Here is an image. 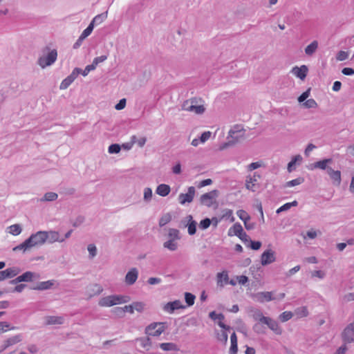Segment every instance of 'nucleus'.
Segmentation results:
<instances>
[{"label": "nucleus", "mask_w": 354, "mask_h": 354, "mask_svg": "<svg viewBox=\"0 0 354 354\" xmlns=\"http://www.w3.org/2000/svg\"><path fill=\"white\" fill-rule=\"evenodd\" d=\"M48 239V233L44 231L37 232L36 234H32L24 242L14 248V250L26 251L30 248L44 244Z\"/></svg>", "instance_id": "1"}, {"label": "nucleus", "mask_w": 354, "mask_h": 354, "mask_svg": "<svg viewBox=\"0 0 354 354\" xmlns=\"http://www.w3.org/2000/svg\"><path fill=\"white\" fill-rule=\"evenodd\" d=\"M182 108L185 111L192 112L195 114H202L205 111L203 100L198 97H192L185 101Z\"/></svg>", "instance_id": "2"}, {"label": "nucleus", "mask_w": 354, "mask_h": 354, "mask_svg": "<svg viewBox=\"0 0 354 354\" xmlns=\"http://www.w3.org/2000/svg\"><path fill=\"white\" fill-rule=\"evenodd\" d=\"M130 301L129 296L124 295H109L102 297L98 305L101 307H111L118 304L127 303Z\"/></svg>", "instance_id": "3"}, {"label": "nucleus", "mask_w": 354, "mask_h": 354, "mask_svg": "<svg viewBox=\"0 0 354 354\" xmlns=\"http://www.w3.org/2000/svg\"><path fill=\"white\" fill-rule=\"evenodd\" d=\"M245 131L239 126L234 127L229 131L228 142L220 147V149L223 150L229 146L233 145L244 138Z\"/></svg>", "instance_id": "4"}, {"label": "nucleus", "mask_w": 354, "mask_h": 354, "mask_svg": "<svg viewBox=\"0 0 354 354\" xmlns=\"http://www.w3.org/2000/svg\"><path fill=\"white\" fill-rule=\"evenodd\" d=\"M166 329L165 323L153 322L147 326L145 328V333L149 336H160Z\"/></svg>", "instance_id": "5"}, {"label": "nucleus", "mask_w": 354, "mask_h": 354, "mask_svg": "<svg viewBox=\"0 0 354 354\" xmlns=\"http://www.w3.org/2000/svg\"><path fill=\"white\" fill-rule=\"evenodd\" d=\"M57 53L56 50H53L50 52L48 53L47 55L41 57L39 59V64L42 67L45 68L46 66L51 65L54 63L57 59Z\"/></svg>", "instance_id": "6"}, {"label": "nucleus", "mask_w": 354, "mask_h": 354, "mask_svg": "<svg viewBox=\"0 0 354 354\" xmlns=\"http://www.w3.org/2000/svg\"><path fill=\"white\" fill-rule=\"evenodd\" d=\"M218 196V191L212 190L207 193L201 195L200 198V202L202 205L211 207L216 201Z\"/></svg>", "instance_id": "7"}, {"label": "nucleus", "mask_w": 354, "mask_h": 354, "mask_svg": "<svg viewBox=\"0 0 354 354\" xmlns=\"http://www.w3.org/2000/svg\"><path fill=\"white\" fill-rule=\"evenodd\" d=\"M342 337L344 342H354V322L348 324L342 333Z\"/></svg>", "instance_id": "8"}, {"label": "nucleus", "mask_w": 354, "mask_h": 354, "mask_svg": "<svg viewBox=\"0 0 354 354\" xmlns=\"http://www.w3.org/2000/svg\"><path fill=\"white\" fill-rule=\"evenodd\" d=\"M195 188L194 187H189L186 194H180L178 196L179 203L181 205H185L186 203H191L195 196Z\"/></svg>", "instance_id": "9"}, {"label": "nucleus", "mask_w": 354, "mask_h": 354, "mask_svg": "<svg viewBox=\"0 0 354 354\" xmlns=\"http://www.w3.org/2000/svg\"><path fill=\"white\" fill-rule=\"evenodd\" d=\"M259 320L261 323H263V324L268 325V326L272 330H273L276 334L281 333V330L280 327L279 326L278 323L276 321L272 320L270 317H264V316H262Z\"/></svg>", "instance_id": "10"}, {"label": "nucleus", "mask_w": 354, "mask_h": 354, "mask_svg": "<svg viewBox=\"0 0 354 354\" xmlns=\"http://www.w3.org/2000/svg\"><path fill=\"white\" fill-rule=\"evenodd\" d=\"M274 252L272 250H268L263 252L261 257V263L263 266L270 264L275 261Z\"/></svg>", "instance_id": "11"}, {"label": "nucleus", "mask_w": 354, "mask_h": 354, "mask_svg": "<svg viewBox=\"0 0 354 354\" xmlns=\"http://www.w3.org/2000/svg\"><path fill=\"white\" fill-rule=\"evenodd\" d=\"M308 71V67L306 65H302L300 67H293L291 72L295 76L304 80L307 75Z\"/></svg>", "instance_id": "12"}, {"label": "nucleus", "mask_w": 354, "mask_h": 354, "mask_svg": "<svg viewBox=\"0 0 354 354\" xmlns=\"http://www.w3.org/2000/svg\"><path fill=\"white\" fill-rule=\"evenodd\" d=\"M327 173L330 179L333 180V185L339 186L341 183V172L339 170H333L331 167L327 168Z\"/></svg>", "instance_id": "13"}, {"label": "nucleus", "mask_w": 354, "mask_h": 354, "mask_svg": "<svg viewBox=\"0 0 354 354\" xmlns=\"http://www.w3.org/2000/svg\"><path fill=\"white\" fill-rule=\"evenodd\" d=\"M21 335H17L15 336H12L11 337H9L6 340L4 341L2 346H1V351H4L8 347L15 345L21 341Z\"/></svg>", "instance_id": "14"}, {"label": "nucleus", "mask_w": 354, "mask_h": 354, "mask_svg": "<svg viewBox=\"0 0 354 354\" xmlns=\"http://www.w3.org/2000/svg\"><path fill=\"white\" fill-rule=\"evenodd\" d=\"M229 276L227 271L224 270L216 274V283L219 287H223L224 285L228 283Z\"/></svg>", "instance_id": "15"}, {"label": "nucleus", "mask_w": 354, "mask_h": 354, "mask_svg": "<svg viewBox=\"0 0 354 354\" xmlns=\"http://www.w3.org/2000/svg\"><path fill=\"white\" fill-rule=\"evenodd\" d=\"M35 277L38 278L39 275L36 274L34 272L28 271V272H24L23 274L17 277L15 279V282L31 281H32V279Z\"/></svg>", "instance_id": "16"}, {"label": "nucleus", "mask_w": 354, "mask_h": 354, "mask_svg": "<svg viewBox=\"0 0 354 354\" xmlns=\"http://www.w3.org/2000/svg\"><path fill=\"white\" fill-rule=\"evenodd\" d=\"M138 270L136 268L129 270L125 277L126 283L129 285L133 284L138 279Z\"/></svg>", "instance_id": "17"}, {"label": "nucleus", "mask_w": 354, "mask_h": 354, "mask_svg": "<svg viewBox=\"0 0 354 354\" xmlns=\"http://www.w3.org/2000/svg\"><path fill=\"white\" fill-rule=\"evenodd\" d=\"M46 324L47 325L62 324L64 319L61 316H47L45 317Z\"/></svg>", "instance_id": "18"}, {"label": "nucleus", "mask_w": 354, "mask_h": 354, "mask_svg": "<svg viewBox=\"0 0 354 354\" xmlns=\"http://www.w3.org/2000/svg\"><path fill=\"white\" fill-rule=\"evenodd\" d=\"M258 301L263 303L264 301H270L275 298L272 297V292H261L256 295Z\"/></svg>", "instance_id": "19"}, {"label": "nucleus", "mask_w": 354, "mask_h": 354, "mask_svg": "<svg viewBox=\"0 0 354 354\" xmlns=\"http://www.w3.org/2000/svg\"><path fill=\"white\" fill-rule=\"evenodd\" d=\"M243 232L241 225L239 223L234 224L228 230V236H240V234Z\"/></svg>", "instance_id": "20"}, {"label": "nucleus", "mask_w": 354, "mask_h": 354, "mask_svg": "<svg viewBox=\"0 0 354 354\" xmlns=\"http://www.w3.org/2000/svg\"><path fill=\"white\" fill-rule=\"evenodd\" d=\"M183 308L181 301L176 300L172 302L167 303L165 306V310L167 312L172 313L174 310L180 309Z\"/></svg>", "instance_id": "21"}, {"label": "nucleus", "mask_w": 354, "mask_h": 354, "mask_svg": "<svg viewBox=\"0 0 354 354\" xmlns=\"http://www.w3.org/2000/svg\"><path fill=\"white\" fill-rule=\"evenodd\" d=\"M259 178L260 176L255 173L254 174L252 177H250L249 179H247L245 183V186L247 189L252 191H254L256 183L258 181Z\"/></svg>", "instance_id": "22"}, {"label": "nucleus", "mask_w": 354, "mask_h": 354, "mask_svg": "<svg viewBox=\"0 0 354 354\" xmlns=\"http://www.w3.org/2000/svg\"><path fill=\"white\" fill-rule=\"evenodd\" d=\"M102 292V288L97 285L94 284L87 289V296L88 298L100 295Z\"/></svg>", "instance_id": "23"}, {"label": "nucleus", "mask_w": 354, "mask_h": 354, "mask_svg": "<svg viewBox=\"0 0 354 354\" xmlns=\"http://www.w3.org/2000/svg\"><path fill=\"white\" fill-rule=\"evenodd\" d=\"M93 28L94 27L93 26V24H89L88 27L83 30V32H82L81 35L79 37L78 39L77 40L75 44H80L85 38H86L91 34Z\"/></svg>", "instance_id": "24"}, {"label": "nucleus", "mask_w": 354, "mask_h": 354, "mask_svg": "<svg viewBox=\"0 0 354 354\" xmlns=\"http://www.w3.org/2000/svg\"><path fill=\"white\" fill-rule=\"evenodd\" d=\"M231 346L230 348V354H236L238 352L237 337L234 332L230 336Z\"/></svg>", "instance_id": "25"}, {"label": "nucleus", "mask_w": 354, "mask_h": 354, "mask_svg": "<svg viewBox=\"0 0 354 354\" xmlns=\"http://www.w3.org/2000/svg\"><path fill=\"white\" fill-rule=\"evenodd\" d=\"M48 233V239L49 242H63L64 239L60 238L59 234L55 231H50Z\"/></svg>", "instance_id": "26"}, {"label": "nucleus", "mask_w": 354, "mask_h": 354, "mask_svg": "<svg viewBox=\"0 0 354 354\" xmlns=\"http://www.w3.org/2000/svg\"><path fill=\"white\" fill-rule=\"evenodd\" d=\"M108 12L106 11L103 13L99 14L96 15L91 21L90 24H93L94 27L95 25H99L102 24L106 18H107Z\"/></svg>", "instance_id": "27"}, {"label": "nucleus", "mask_w": 354, "mask_h": 354, "mask_svg": "<svg viewBox=\"0 0 354 354\" xmlns=\"http://www.w3.org/2000/svg\"><path fill=\"white\" fill-rule=\"evenodd\" d=\"M170 192V187L166 184H161L156 189V194L161 196H166Z\"/></svg>", "instance_id": "28"}, {"label": "nucleus", "mask_w": 354, "mask_h": 354, "mask_svg": "<svg viewBox=\"0 0 354 354\" xmlns=\"http://www.w3.org/2000/svg\"><path fill=\"white\" fill-rule=\"evenodd\" d=\"M209 317L213 319H219V322H218V326L222 328L223 329H230V327L229 326H227L223 322L222 320L224 319V316L222 315V314H216L215 312H211L209 313Z\"/></svg>", "instance_id": "29"}, {"label": "nucleus", "mask_w": 354, "mask_h": 354, "mask_svg": "<svg viewBox=\"0 0 354 354\" xmlns=\"http://www.w3.org/2000/svg\"><path fill=\"white\" fill-rule=\"evenodd\" d=\"M333 162L332 159L328 158V159H324L322 160L317 161L315 163V167L319 168L321 169H326L329 167L327 165Z\"/></svg>", "instance_id": "30"}, {"label": "nucleus", "mask_w": 354, "mask_h": 354, "mask_svg": "<svg viewBox=\"0 0 354 354\" xmlns=\"http://www.w3.org/2000/svg\"><path fill=\"white\" fill-rule=\"evenodd\" d=\"M15 326H11L7 322H0V334L6 333L8 330H15Z\"/></svg>", "instance_id": "31"}, {"label": "nucleus", "mask_w": 354, "mask_h": 354, "mask_svg": "<svg viewBox=\"0 0 354 354\" xmlns=\"http://www.w3.org/2000/svg\"><path fill=\"white\" fill-rule=\"evenodd\" d=\"M4 270L6 272V275L7 277V279H10V278H12V277L17 276L20 272L19 268H15V267L9 268Z\"/></svg>", "instance_id": "32"}, {"label": "nucleus", "mask_w": 354, "mask_h": 354, "mask_svg": "<svg viewBox=\"0 0 354 354\" xmlns=\"http://www.w3.org/2000/svg\"><path fill=\"white\" fill-rule=\"evenodd\" d=\"M163 245L165 248H167L171 251H174L178 248V244L174 239H169V241L165 242Z\"/></svg>", "instance_id": "33"}, {"label": "nucleus", "mask_w": 354, "mask_h": 354, "mask_svg": "<svg viewBox=\"0 0 354 354\" xmlns=\"http://www.w3.org/2000/svg\"><path fill=\"white\" fill-rule=\"evenodd\" d=\"M297 201H294L291 203H287L284 205H283L282 206H281L277 210V213L279 214L281 212H283V211H286L288 209H289L290 207H295L297 205Z\"/></svg>", "instance_id": "34"}, {"label": "nucleus", "mask_w": 354, "mask_h": 354, "mask_svg": "<svg viewBox=\"0 0 354 354\" xmlns=\"http://www.w3.org/2000/svg\"><path fill=\"white\" fill-rule=\"evenodd\" d=\"M160 347L163 351H177L178 348L174 343H162L160 344Z\"/></svg>", "instance_id": "35"}, {"label": "nucleus", "mask_w": 354, "mask_h": 354, "mask_svg": "<svg viewBox=\"0 0 354 354\" xmlns=\"http://www.w3.org/2000/svg\"><path fill=\"white\" fill-rule=\"evenodd\" d=\"M226 330L227 329H224L221 333H218L216 335L217 339L225 344L227 343L228 339V335L226 332Z\"/></svg>", "instance_id": "36"}, {"label": "nucleus", "mask_w": 354, "mask_h": 354, "mask_svg": "<svg viewBox=\"0 0 354 354\" xmlns=\"http://www.w3.org/2000/svg\"><path fill=\"white\" fill-rule=\"evenodd\" d=\"M295 314L299 318L305 317L308 316V311L306 306H303L295 310Z\"/></svg>", "instance_id": "37"}, {"label": "nucleus", "mask_w": 354, "mask_h": 354, "mask_svg": "<svg viewBox=\"0 0 354 354\" xmlns=\"http://www.w3.org/2000/svg\"><path fill=\"white\" fill-rule=\"evenodd\" d=\"M9 230V232L14 236L19 235L21 232V228L18 224L10 225Z\"/></svg>", "instance_id": "38"}, {"label": "nucleus", "mask_w": 354, "mask_h": 354, "mask_svg": "<svg viewBox=\"0 0 354 354\" xmlns=\"http://www.w3.org/2000/svg\"><path fill=\"white\" fill-rule=\"evenodd\" d=\"M189 218L191 222L188 225V233L190 235H193L196 231V223L194 221H192V216H189Z\"/></svg>", "instance_id": "39"}, {"label": "nucleus", "mask_w": 354, "mask_h": 354, "mask_svg": "<svg viewBox=\"0 0 354 354\" xmlns=\"http://www.w3.org/2000/svg\"><path fill=\"white\" fill-rule=\"evenodd\" d=\"M168 236L169 239H174L176 241L180 239L179 231L176 229L171 228L169 230Z\"/></svg>", "instance_id": "40"}, {"label": "nucleus", "mask_w": 354, "mask_h": 354, "mask_svg": "<svg viewBox=\"0 0 354 354\" xmlns=\"http://www.w3.org/2000/svg\"><path fill=\"white\" fill-rule=\"evenodd\" d=\"M171 220V216L169 214H166L163 215L160 221H159V225L160 226L162 227L169 223Z\"/></svg>", "instance_id": "41"}, {"label": "nucleus", "mask_w": 354, "mask_h": 354, "mask_svg": "<svg viewBox=\"0 0 354 354\" xmlns=\"http://www.w3.org/2000/svg\"><path fill=\"white\" fill-rule=\"evenodd\" d=\"M145 306V304L142 302L137 301V302H133L132 304L133 310V311L136 310L139 313H141L144 310Z\"/></svg>", "instance_id": "42"}, {"label": "nucleus", "mask_w": 354, "mask_h": 354, "mask_svg": "<svg viewBox=\"0 0 354 354\" xmlns=\"http://www.w3.org/2000/svg\"><path fill=\"white\" fill-rule=\"evenodd\" d=\"M195 296L189 292H186L185 294V301L188 306H192L194 304Z\"/></svg>", "instance_id": "43"}, {"label": "nucleus", "mask_w": 354, "mask_h": 354, "mask_svg": "<svg viewBox=\"0 0 354 354\" xmlns=\"http://www.w3.org/2000/svg\"><path fill=\"white\" fill-rule=\"evenodd\" d=\"M237 215L239 217L241 220H242L244 223L247 222L248 220H250V216L248 214L244 211V210H239L237 212Z\"/></svg>", "instance_id": "44"}, {"label": "nucleus", "mask_w": 354, "mask_h": 354, "mask_svg": "<svg viewBox=\"0 0 354 354\" xmlns=\"http://www.w3.org/2000/svg\"><path fill=\"white\" fill-rule=\"evenodd\" d=\"M304 182V178H297L294 180H290L286 183L287 187H293L296 185H299L301 184Z\"/></svg>", "instance_id": "45"}, {"label": "nucleus", "mask_w": 354, "mask_h": 354, "mask_svg": "<svg viewBox=\"0 0 354 354\" xmlns=\"http://www.w3.org/2000/svg\"><path fill=\"white\" fill-rule=\"evenodd\" d=\"M292 317V313L290 311H285L280 315L279 318L281 322H284L290 319Z\"/></svg>", "instance_id": "46"}, {"label": "nucleus", "mask_w": 354, "mask_h": 354, "mask_svg": "<svg viewBox=\"0 0 354 354\" xmlns=\"http://www.w3.org/2000/svg\"><path fill=\"white\" fill-rule=\"evenodd\" d=\"M57 194L56 193H54V192H48L46 193L44 198V200L45 201H55L57 198Z\"/></svg>", "instance_id": "47"}, {"label": "nucleus", "mask_w": 354, "mask_h": 354, "mask_svg": "<svg viewBox=\"0 0 354 354\" xmlns=\"http://www.w3.org/2000/svg\"><path fill=\"white\" fill-rule=\"evenodd\" d=\"M52 285H53V283L49 281H44V282L40 283L35 289L46 290V289H48Z\"/></svg>", "instance_id": "48"}, {"label": "nucleus", "mask_w": 354, "mask_h": 354, "mask_svg": "<svg viewBox=\"0 0 354 354\" xmlns=\"http://www.w3.org/2000/svg\"><path fill=\"white\" fill-rule=\"evenodd\" d=\"M348 57V52L341 50L339 51L337 55V59L338 61H344Z\"/></svg>", "instance_id": "49"}, {"label": "nucleus", "mask_w": 354, "mask_h": 354, "mask_svg": "<svg viewBox=\"0 0 354 354\" xmlns=\"http://www.w3.org/2000/svg\"><path fill=\"white\" fill-rule=\"evenodd\" d=\"M120 151V146L118 144H113L109 147V152L110 153H118Z\"/></svg>", "instance_id": "50"}, {"label": "nucleus", "mask_w": 354, "mask_h": 354, "mask_svg": "<svg viewBox=\"0 0 354 354\" xmlns=\"http://www.w3.org/2000/svg\"><path fill=\"white\" fill-rule=\"evenodd\" d=\"M72 80L68 77H67L62 82L59 86L60 89L67 88L72 84Z\"/></svg>", "instance_id": "51"}, {"label": "nucleus", "mask_w": 354, "mask_h": 354, "mask_svg": "<svg viewBox=\"0 0 354 354\" xmlns=\"http://www.w3.org/2000/svg\"><path fill=\"white\" fill-rule=\"evenodd\" d=\"M304 105L306 108H316L317 106V103L314 99H309L307 100L304 103Z\"/></svg>", "instance_id": "52"}, {"label": "nucleus", "mask_w": 354, "mask_h": 354, "mask_svg": "<svg viewBox=\"0 0 354 354\" xmlns=\"http://www.w3.org/2000/svg\"><path fill=\"white\" fill-rule=\"evenodd\" d=\"M210 224H211L210 219L207 218L202 220L200 222L199 226L202 229H207L209 227Z\"/></svg>", "instance_id": "53"}, {"label": "nucleus", "mask_w": 354, "mask_h": 354, "mask_svg": "<svg viewBox=\"0 0 354 354\" xmlns=\"http://www.w3.org/2000/svg\"><path fill=\"white\" fill-rule=\"evenodd\" d=\"M81 71L82 70L80 68H75L71 74L68 77L72 80V82H73L77 78V75L81 73Z\"/></svg>", "instance_id": "54"}, {"label": "nucleus", "mask_w": 354, "mask_h": 354, "mask_svg": "<svg viewBox=\"0 0 354 354\" xmlns=\"http://www.w3.org/2000/svg\"><path fill=\"white\" fill-rule=\"evenodd\" d=\"M211 134L212 133L210 131H205V132L203 133L200 138V142L201 143H203L205 141H207L208 139H209Z\"/></svg>", "instance_id": "55"}, {"label": "nucleus", "mask_w": 354, "mask_h": 354, "mask_svg": "<svg viewBox=\"0 0 354 354\" xmlns=\"http://www.w3.org/2000/svg\"><path fill=\"white\" fill-rule=\"evenodd\" d=\"M107 58V56L106 55H102V56H100V57H95L93 61V63L95 65V66H97L101 62H103L104 61H105Z\"/></svg>", "instance_id": "56"}, {"label": "nucleus", "mask_w": 354, "mask_h": 354, "mask_svg": "<svg viewBox=\"0 0 354 354\" xmlns=\"http://www.w3.org/2000/svg\"><path fill=\"white\" fill-rule=\"evenodd\" d=\"M212 183V180L210 179V178H207V179H205V180H201L198 185V188H201V187H205V186H207V185H209Z\"/></svg>", "instance_id": "57"}, {"label": "nucleus", "mask_w": 354, "mask_h": 354, "mask_svg": "<svg viewBox=\"0 0 354 354\" xmlns=\"http://www.w3.org/2000/svg\"><path fill=\"white\" fill-rule=\"evenodd\" d=\"M112 312L113 313H114L115 315H118V316H120V317H122L123 316L124 314V309H123V307H117V308H115L112 310Z\"/></svg>", "instance_id": "58"}, {"label": "nucleus", "mask_w": 354, "mask_h": 354, "mask_svg": "<svg viewBox=\"0 0 354 354\" xmlns=\"http://www.w3.org/2000/svg\"><path fill=\"white\" fill-rule=\"evenodd\" d=\"M126 106V100L124 98L120 100L119 102L115 106V109L122 110Z\"/></svg>", "instance_id": "59"}, {"label": "nucleus", "mask_w": 354, "mask_h": 354, "mask_svg": "<svg viewBox=\"0 0 354 354\" xmlns=\"http://www.w3.org/2000/svg\"><path fill=\"white\" fill-rule=\"evenodd\" d=\"M310 95V89H308L306 91L304 92L298 98V101L299 102H302L305 101Z\"/></svg>", "instance_id": "60"}, {"label": "nucleus", "mask_w": 354, "mask_h": 354, "mask_svg": "<svg viewBox=\"0 0 354 354\" xmlns=\"http://www.w3.org/2000/svg\"><path fill=\"white\" fill-rule=\"evenodd\" d=\"M88 250L91 257H94L96 255V247L93 244L88 245Z\"/></svg>", "instance_id": "61"}, {"label": "nucleus", "mask_w": 354, "mask_h": 354, "mask_svg": "<svg viewBox=\"0 0 354 354\" xmlns=\"http://www.w3.org/2000/svg\"><path fill=\"white\" fill-rule=\"evenodd\" d=\"M236 279L238 281V283L241 285H244L248 281V277H246L245 275L238 276L236 277Z\"/></svg>", "instance_id": "62"}, {"label": "nucleus", "mask_w": 354, "mask_h": 354, "mask_svg": "<svg viewBox=\"0 0 354 354\" xmlns=\"http://www.w3.org/2000/svg\"><path fill=\"white\" fill-rule=\"evenodd\" d=\"M261 246V243L260 241H250V247L254 250H259Z\"/></svg>", "instance_id": "63"}, {"label": "nucleus", "mask_w": 354, "mask_h": 354, "mask_svg": "<svg viewBox=\"0 0 354 354\" xmlns=\"http://www.w3.org/2000/svg\"><path fill=\"white\" fill-rule=\"evenodd\" d=\"M317 46H307V47L305 49V52L307 55H311L317 48Z\"/></svg>", "instance_id": "64"}]
</instances>
